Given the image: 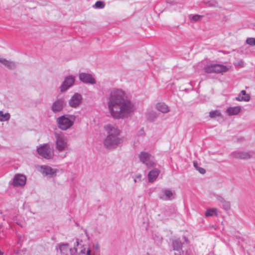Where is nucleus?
I'll list each match as a JSON object with an SVG mask.
<instances>
[{
    "instance_id": "412c9836",
    "label": "nucleus",
    "mask_w": 255,
    "mask_h": 255,
    "mask_svg": "<svg viewBox=\"0 0 255 255\" xmlns=\"http://www.w3.org/2000/svg\"><path fill=\"white\" fill-rule=\"evenodd\" d=\"M217 216V209L215 208L209 209L207 210L205 212V216L206 217L212 216Z\"/></svg>"
},
{
    "instance_id": "f03ea898",
    "label": "nucleus",
    "mask_w": 255,
    "mask_h": 255,
    "mask_svg": "<svg viewBox=\"0 0 255 255\" xmlns=\"http://www.w3.org/2000/svg\"><path fill=\"white\" fill-rule=\"evenodd\" d=\"M105 129L108 133V135L105 140L104 144L107 148L114 147L119 142L118 136L120 134V130L112 125H107Z\"/></svg>"
},
{
    "instance_id": "9d476101",
    "label": "nucleus",
    "mask_w": 255,
    "mask_h": 255,
    "mask_svg": "<svg viewBox=\"0 0 255 255\" xmlns=\"http://www.w3.org/2000/svg\"><path fill=\"white\" fill-rule=\"evenodd\" d=\"M81 100V96L78 94H75L70 99L69 105L72 107H76L80 104Z\"/></svg>"
},
{
    "instance_id": "423d86ee",
    "label": "nucleus",
    "mask_w": 255,
    "mask_h": 255,
    "mask_svg": "<svg viewBox=\"0 0 255 255\" xmlns=\"http://www.w3.org/2000/svg\"><path fill=\"white\" fill-rule=\"evenodd\" d=\"M67 146V141L63 135L57 134L56 135V148L59 151L64 150Z\"/></svg>"
},
{
    "instance_id": "20e7f679",
    "label": "nucleus",
    "mask_w": 255,
    "mask_h": 255,
    "mask_svg": "<svg viewBox=\"0 0 255 255\" xmlns=\"http://www.w3.org/2000/svg\"><path fill=\"white\" fill-rule=\"evenodd\" d=\"M38 154L45 158L49 159L53 156V152L51 151L50 146L45 144L37 148Z\"/></svg>"
},
{
    "instance_id": "4be33fe9",
    "label": "nucleus",
    "mask_w": 255,
    "mask_h": 255,
    "mask_svg": "<svg viewBox=\"0 0 255 255\" xmlns=\"http://www.w3.org/2000/svg\"><path fill=\"white\" fill-rule=\"evenodd\" d=\"M10 118V115L8 113L4 114L3 112L0 111V121L4 122L8 121Z\"/></svg>"
},
{
    "instance_id": "f257e3e1",
    "label": "nucleus",
    "mask_w": 255,
    "mask_h": 255,
    "mask_svg": "<svg viewBox=\"0 0 255 255\" xmlns=\"http://www.w3.org/2000/svg\"><path fill=\"white\" fill-rule=\"evenodd\" d=\"M108 108L111 116L115 119L125 118L134 111L133 105L125 98L124 92L120 90L111 93Z\"/></svg>"
},
{
    "instance_id": "2eb2a0df",
    "label": "nucleus",
    "mask_w": 255,
    "mask_h": 255,
    "mask_svg": "<svg viewBox=\"0 0 255 255\" xmlns=\"http://www.w3.org/2000/svg\"><path fill=\"white\" fill-rule=\"evenodd\" d=\"M236 100L238 101H246L248 102L250 100V96L246 93L245 90H242L238 97L236 98Z\"/></svg>"
},
{
    "instance_id": "7c9ffc66",
    "label": "nucleus",
    "mask_w": 255,
    "mask_h": 255,
    "mask_svg": "<svg viewBox=\"0 0 255 255\" xmlns=\"http://www.w3.org/2000/svg\"><path fill=\"white\" fill-rule=\"evenodd\" d=\"M241 63L242 66V65H243V62H241Z\"/></svg>"
},
{
    "instance_id": "39448f33",
    "label": "nucleus",
    "mask_w": 255,
    "mask_h": 255,
    "mask_svg": "<svg viewBox=\"0 0 255 255\" xmlns=\"http://www.w3.org/2000/svg\"><path fill=\"white\" fill-rule=\"evenodd\" d=\"M139 157L141 162L144 163L148 167H151L155 166L153 157L146 152H141L139 155Z\"/></svg>"
},
{
    "instance_id": "1a4fd4ad",
    "label": "nucleus",
    "mask_w": 255,
    "mask_h": 255,
    "mask_svg": "<svg viewBox=\"0 0 255 255\" xmlns=\"http://www.w3.org/2000/svg\"><path fill=\"white\" fill-rule=\"evenodd\" d=\"M74 78L72 76L66 78L61 87L62 92L66 91L70 87H71L74 82Z\"/></svg>"
},
{
    "instance_id": "bb28decb",
    "label": "nucleus",
    "mask_w": 255,
    "mask_h": 255,
    "mask_svg": "<svg viewBox=\"0 0 255 255\" xmlns=\"http://www.w3.org/2000/svg\"><path fill=\"white\" fill-rule=\"evenodd\" d=\"M165 195L166 196L167 198L168 199H170V198L172 196L173 193L170 190H165Z\"/></svg>"
},
{
    "instance_id": "f3484780",
    "label": "nucleus",
    "mask_w": 255,
    "mask_h": 255,
    "mask_svg": "<svg viewBox=\"0 0 255 255\" xmlns=\"http://www.w3.org/2000/svg\"><path fill=\"white\" fill-rule=\"evenodd\" d=\"M159 170L157 169H154L150 171L148 174V180L150 182H153L159 174Z\"/></svg>"
},
{
    "instance_id": "5701e85b",
    "label": "nucleus",
    "mask_w": 255,
    "mask_h": 255,
    "mask_svg": "<svg viewBox=\"0 0 255 255\" xmlns=\"http://www.w3.org/2000/svg\"><path fill=\"white\" fill-rule=\"evenodd\" d=\"M209 116L211 118H214L216 117H220L221 116V114L218 111H214L210 112Z\"/></svg>"
},
{
    "instance_id": "ddd939ff",
    "label": "nucleus",
    "mask_w": 255,
    "mask_h": 255,
    "mask_svg": "<svg viewBox=\"0 0 255 255\" xmlns=\"http://www.w3.org/2000/svg\"><path fill=\"white\" fill-rule=\"evenodd\" d=\"M79 78L84 83L90 84L95 83V79L90 74L82 73L80 75Z\"/></svg>"
},
{
    "instance_id": "7ed1b4c3",
    "label": "nucleus",
    "mask_w": 255,
    "mask_h": 255,
    "mask_svg": "<svg viewBox=\"0 0 255 255\" xmlns=\"http://www.w3.org/2000/svg\"><path fill=\"white\" fill-rule=\"evenodd\" d=\"M204 71L207 73H223L229 71V68L221 64H212L204 68Z\"/></svg>"
},
{
    "instance_id": "c85d7f7f",
    "label": "nucleus",
    "mask_w": 255,
    "mask_h": 255,
    "mask_svg": "<svg viewBox=\"0 0 255 255\" xmlns=\"http://www.w3.org/2000/svg\"><path fill=\"white\" fill-rule=\"evenodd\" d=\"M193 164H194V166L196 168V169H197V168H198L199 167H198V163H197V162L194 161V162H193Z\"/></svg>"
},
{
    "instance_id": "a211bd4d",
    "label": "nucleus",
    "mask_w": 255,
    "mask_h": 255,
    "mask_svg": "<svg viewBox=\"0 0 255 255\" xmlns=\"http://www.w3.org/2000/svg\"><path fill=\"white\" fill-rule=\"evenodd\" d=\"M0 63L9 69H12L14 66L13 62L1 57H0Z\"/></svg>"
},
{
    "instance_id": "b1692460",
    "label": "nucleus",
    "mask_w": 255,
    "mask_h": 255,
    "mask_svg": "<svg viewBox=\"0 0 255 255\" xmlns=\"http://www.w3.org/2000/svg\"><path fill=\"white\" fill-rule=\"evenodd\" d=\"M95 7L97 8H103L105 7V4L104 2L101 1H97L95 4Z\"/></svg>"
},
{
    "instance_id": "4468645a",
    "label": "nucleus",
    "mask_w": 255,
    "mask_h": 255,
    "mask_svg": "<svg viewBox=\"0 0 255 255\" xmlns=\"http://www.w3.org/2000/svg\"><path fill=\"white\" fill-rule=\"evenodd\" d=\"M241 111L242 108L240 106L231 107L226 110V113L229 116H233L238 114Z\"/></svg>"
},
{
    "instance_id": "cd10ccee",
    "label": "nucleus",
    "mask_w": 255,
    "mask_h": 255,
    "mask_svg": "<svg viewBox=\"0 0 255 255\" xmlns=\"http://www.w3.org/2000/svg\"><path fill=\"white\" fill-rule=\"evenodd\" d=\"M197 170L201 174H204L205 173V170L203 168L198 167Z\"/></svg>"
},
{
    "instance_id": "dca6fc26",
    "label": "nucleus",
    "mask_w": 255,
    "mask_h": 255,
    "mask_svg": "<svg viewBox=\"0 0 255 255\" xmlns=\"http://www.w3.org/2000/svg\"><path fill=\"white\" fill-rule=\"evenodd\" d=\"M63 107V101L62 100H58L53 105L52 110L54 112H59L62 110Z\"/></svg>"
},
{
    "instance_id": "f8f14e48",
    "label": "nucleus",
    "mask_w": 255,
    "mask_h": 255,
    "mask_svg": "<svg viewBox=\"0 0 255 255\" xmlns=\"http://www.w3.org/2000/svg\"><path fill=\"white\" fill-rule=\"evenodd\" d=\"M60 250L64 255H73L76 252L75 248L70 249L68 245H62L60 247Z\"/></svg>"
},
{
    "instance_id": "c756f323",
    "label": "nucleus",
    "mask_w": 255,
    "mask_h": 255,
    "mask_svg": "<svg viewBox=\"0 0 255 255\" xmlns=\"http://www.w3.org/2000/svg\"><path fill=\"white\" fill-rule=\"evenodd\" d=\"M90 253H91V251L89 249H88L87 251V254L88 255H90Z\"/></svg>"
},
{
    "instance_id": "6e6552de",
    "label": "nucleus",
    "mask_w": 255,
    "mask_h": 255,
    "mask_svg": "<svg viewBox=\"0 0 255 255\" xmlns=\"http://www.w3.org/2000/svg\"><path fill=\"white\" fill-rule=\"evenodd\" d=\"M26 177L22 174H16L13 181V184L15 186H23L26 182Z\"/></svg>"
},
{
    "instance_id": "aec40b11",
    "label": "nucleus",
    "mask_w": 255,
    "mask_h": 255,
    "mask_svg": "<svg viewBox=\"0 0 255 255\" xmlns=\"http://www.w3.org/2000/svg\"><path fill=\"white\" fill-rule=\"evenodd\" d=\"M236 157L238 158L246 159L250 158L251 155L248 152H240L236 153Z\"/></svg>"
},
{
    "instance_id": "0eeeda50",
    "label": "nucleus",
    "mask_w": 255,
    "mask_h": 255,
    "mask_svg": "<svg viewBox=\"0 0 255 255\" xmlns=\"http://www.w3.org/2000/svg\"><path fill=\"white\" fill-rule=\"evenodd\" d=\"M58 127L63 130H66L72 125V122L65 117H61L57 120Z\"/></svg>"
},
{
    "instance_id": "393cba45",
    "label": "nucleus",
    "mask_w": 255,
    "mask_h": 255,
    "mask_svg": "<svg viewBox=\"0 0 255 255\" xmlns=\"http://www.w3.org/2000/svg\"><path fill=\"white\" fill-rule=\"evenodd\" d=\"M201 17H202L201 15H195L192 16L190 18V21L191 22H195V21H199L200 19V18Z\"/></svg>"
},
{
    "instance_id": "6ab92c4d",
    "label": "nucleus",
    "mask_w": 255,
    "mask_h": 255,
    "mask_svg": "<svg viewBox=\"0 0 255 255\" xmlns=\"http://www.w3.org/2000/svg\"><path fill=\"white\" fill-rule=\"evenodd\" d=\"M157 109L162 113H167L168 111V107L164 103H159L156 106Z\"/></svg>"
},
{
    "instance_id": "a878e982",
    "label": "nucleus",
    "mask_w": 255,
    "mask_h": 255,
    "mask_svg": "<svg viewBox=\"0 0 255 255\" xmlns=\"http://www.w3.org/2000/svg\"><path fill=\"white\" fill-rule=\"evenodd\" d=\"M247 44L250 45H255V38H249L247 39L246 41Z\"/></svg>"
},
{
    "instance_id": "9b49d317",
    "label": "nucleus",
    "mask_w": 255,
    "mask_h": 255,
    "mask_svg": "<svg viewBox=\"0 0 255 255\" xmlns=\"http://www.w3.org/2000/svg\"><path fill=\"white\" fill-rule=\"evenodd\" d=\"M38 170L43 175H51L54 173V171L53 169L50 167L45 166V165H40L37 166V167Z\"/></svg>"
}]
</instances>
